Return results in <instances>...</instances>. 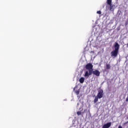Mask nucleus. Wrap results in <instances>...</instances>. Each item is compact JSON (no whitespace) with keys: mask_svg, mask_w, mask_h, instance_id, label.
Listing matches in <instances>:
<instances>
[{"mask_svg":"<svg viewBox=\"0 0 128 128\" xmlns=\"http://www.w3.org/2000/svg\"><path fill=\"white\" fill-rule=\"evenodd\" d=\"M110 54H111V56L114 58H116V56H118V52L116 51V50H113L111 52Z\"/></svg>","mask_w":128,"mask_h":128,"instance_id":"obj_1","label":"nucleus"},{"mask_svg":"<svg viewBox=\"0 0 128 128\" xmlns=\"http://www.w3.org/2000/svg\"><path fill=\"white\" fill-rule=\"evenodd\" d=\"M106 68L107 70H110V64H107L106 65Z\"/></svg>","mask_w":128,"mask_h":128,"instance_id":"obj_12","label":"nucleus"},{"mask_svg":"<svg viewBox=\"0 0 128 128\" xmlns=\"http://www.w3.org/2000/svg\"><path fill=\"white\" fill-rule=\"evenodd\" d=\"M126 101L128 102V96L126 98Z\"/></svg>","mask_w":128,"mask_h":128,"instance_id":"obj_17","label":"nucleus"},{"mask_svg":"<svg viewBox=\"0 0 128 128\" xmlns=\"http://www.w3.org/2000/svg\"><path fill=\"white\" fill-rule=\"evenodd\" d=\"M109 6H110V7H109L110 10L111 12H114V8L116 6L112 4H111L110 5H109Z\"/></svg>","mask_w":128,"mask_h":128,"instance_id":"obj_7","label":"nucleus"},{"mask_svg":"<svg viewBox=\"0 0 128 128\" xmlns=\"http://www.w3.org/2000/svg\"><path fill=\"white\" fill-rule=\"evenodd\" d=\"M106 2L108 6H110L112 4V0H107Z\"/></svg>","mask_w":128,"mask_h":128,"instance_id":"obj_11","label":"nucleus"},{"mask_svg":"<svg viewBox=\"0 0 128 128\" xmlns=\"http://www.w3.org/2000/svg\"><path fill=\"white\" fill-rule=\"evenodd\" d=\"M93 74L96 76H100V72L98 70H94L92 72Z\"/></svg>","mask_w":128,"mask_h":128,"instance_id":"obj_5","label":"nucleus"},{"mask_svg":"<svg viewBox=\"0 0 128 128\" xmlns=\"http://www.w3.org/2000/svg\"><path fill=\"white\" fill-rule=\"evenodd\" d=\"M90 76V73H88V71H86L84 76H85V78H88V76Z\"/></svg>","mask_w":128,"mask_h":128,"instance_id":"obj_8","label":"nucleus"},{"mask_svg":"<svg viewBox=\"0 0 128 128\" xmlns=\"http://www.w3.org/2000/svg\"><path fill=\"white\" fill-rule=\"evenodd\" d=\"M75 92H76V94H77V96H78V94H80V90H78L75 91Z\"/></svg>","mask_w":128,"mask_h":128,"instance_id":"obj_14","label":"nucleus"},{"mask_svg":"<svg viewBox=\"0 0 128 128\" xmlns=\"http://www.w3.org/2000/svg\"><path fill=\"white\" fill-rule=\"evenodd\" d=\"M114 48V50H116V52H118V50H120V44H118V43L115 42Z\"/></svg>","mask_w":128,"mask_h":128,"instance_id":"obj_3","label":"nucleus"},{"mask_svg":"<svg viewBox=\"0 0 128 128\" xmlns=\"http://www.w3.org/2000/svg\"><path fill=\"white\" fill-rule=\"evenodd\" d=\"M96 13L98 14H101L102 12H100V10H98V11H97Z\"/></svg>","mask_w":128,"mask_h":128,"instance_id":"obj_16","label":"nucleus"},{"mask_svg":"<svg viewBox=\"0 0 128 128\" xmlns=\"http://www.w3.org/2000/svg\"><path fill=\"white\" fill-rule=\"evenodd\" d=\"M112 126V122H108L102 126V128H108Z\"/></svg>","mask_w":128,"mask_h":128,"instance_id":"obj_6","label":"nucleus"},{"mask_svg":"<svg viewBox=\"0 0 128 128\" xmlns=\"http://www.w3.org/2000/svg\"><path fill=\"white\" fill-rule=\"evenodd\" d=\"M98 98H100L98 97L97 96H95V98L94 100V104H96L98 100Z\"/></svg>","mask_w":128,"mask_h":128,"instance_id":"obj_10","label":"nucleus"},{"mask_svg":"<svg viewBox=\"0 0 128 128\" xmlns=\"http://www.w3.org/2000/svg\"><path fill=\"white\" fill-rule=\"evenodd\" d=\"M78 116H80L82 114V112L80 111L77 112Z\"/></svg>","mask_w":128,"mask_h":128,"instance_id":"obj_15","label":"nucleus"},{"mask_svg":"<svg viewBox=\"0 0 128 128\" xmlns=\"http://www.w3.org/2000/svg\"><path fill=\"white\" fill-rule=\"evenodd\" d=\"M128 121L127 122L126 124H128Z\"/></svg>","mask_w":128,"mask_h":128,"instance_id":"obj_21","label":"nucleus"},{"mask_svg":"<svg viewBox=\"0 0 128 128\" xmlns=\"http://www.w3.org/2000/svg\"><path fill=\"white\" fill-rule=\"evenodd\" d=\"M89 70V72H88L89 74H90V76L92 75V72L94 71H92V70L91 69H90V70Z\"/></svg>","mask_w":128,"mask_h":128,"instance_id":"obj_13","label":"nucleus"},{"mask_svg":"<svg viewBox=\"0 0 128 128\" xmlns=\"http://www.w3.org/2000/svg\"><path fill=\"white\" fill-rule=\"evenodd\" d=\"M118 128H122V126H119Z\"/></svg>","mask_w":128,"mask_h":128,"instance_id":"obj_18","label":"nucleus"},{"mask_svg":"<svg viewBox=\"0 0 128 128\" xmlns=\"http://www.w3.org/2000/svg\"><path fill=\"white\" fill-rule=\"evenodd\" d=\"M92 68H94V66L92 64H88L86 66V70H92Z\"/></svg>","mask_w":128,"mask_h":128,"instance_id":"obj_4","label":"nucleus"},{"mask_svg":"<svg viewBox=\"0 0 128 128\" xmlns=\"http://www.w3.org/2000/svg\"><path fill=\"white\" fill-rule=\"evenodd\" d=\"M79 104H80V103H78V106Z\"/></svg>","mask_w":128,"mask_h":128,"instance_id":"obj_19","label":"nucleus"},{"mask_svg":"<svg viewBox=\"0 0 128 128\" xmlns=\"http://www.w3.org/2000/svg\"><path fill=\"white\" fill-rule=\"evenodd\" d=\"M75 88H74V89H75Z\"/></svg>","mask_w":128,"mask_h":128,"instance_id":"obj_20","label":"nucleus"},{"mask_svg":"<svg viewBox=\"0 0 128 128\" xmlns=\"http://www.w3.org/2000/svg\"><path fill=\"white\" fill-rule=\"evenodd\" d=\"M99 98H102L104 96V90H100L98 91V94L96 95Z\"/></svg>","mask_w":128,"mask_h":128,"instance_id":"obj_2","label":"nucleus"},{"mask_svg":"<svg viewBox=\"0 0 128 128\" xmlns=\"http://www.w3.org/2000/svg\"><path fill=\"white\" fill-rule=\"evenodd\" d=\"M79 82L80 84H84V78L83 77L80 78Z\"/></svg>","mask_w":128,"mask_h":128,"instance_id":"obj_9","label":"nucleus"}]
</instances>
